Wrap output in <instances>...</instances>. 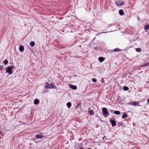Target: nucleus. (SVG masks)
<instances>
[{
  "label": "nucleus",
  "instance_id": "nucleus-1",
  "mask_svg": "<svg viewBox=\"0 0 149 149\" xmlns=\"http://www.w3.org/2000/svg\"><path fill=\"white\" fill-rule=\"evenodd\" d=\"M44 87L47 89H56V87L55 86L54 83H52L51 84L47 82H45L44 84Z\"/></svg>",
  "mask_w": 149,
  "mask_h": 149
},
{
  "label": "nucleus",
  "instance_id": "nucleus-2",
  "mask_svg": "<svg viewBox=\"0 0 149 149\" xmlns=\"http://www.w3.org/2000/svg\"><path fill=\"white\" fill-rule=\"evenodd\" d=\"M102 111L103 115L104 117L107 118L109 115V113L106 108H102Z\"/></svg>",
  "mask_w": 149,
  "mask_h": 149
},
{
  "label": "nucleus",
  "instance_id": "nucleus-3",
  "mask_svg": "<svg viewBox=\"0 0 149 149\" xmlns=\"http://www.w3.org/2000/svg\"><path fill=\"white\" fill-rule=\"evenodd\" d=\"M14 68L13 65H11L10 66H8L6 68V72L9 74H11L13 73L12 70Z\"/></svg>",
  "mask_w": 149,
  "mask_h": 149
},
{
  "label": "nucleus",
  "instance_id": "nucleus-4",
  "mask_svg": "<svg viewBox=\"0 0 149 149\" xmlns=\"http://www.w3.org/2000/svg\"><path fill=\"white\" fill-rule=\"evenodd\" d=\"M116 4L118 6H121L124 4V2L122 0H115Z\"/></svg>",
  "mask_w": 149,
  "mask_h": 149
},
{
  "label": "nucleus",
  "instance_id": "nucleus-5",
  "mask_svg": "<svg viewBox=\"0 0 149 149\" xmlns=\"http://www.w3.org/2000/svg\"><path fill=\"white\" fill-rule=\"evenodd\" d=\"M110 122L111 123L112 127L115 126L116 125V122L115 120L112 119L110 120Z\"/></svg>",
  "mask_w": 149,
  "mask_h": 149
},
{
  "label": "nucleus",
  "instance_id": "nucleus-6",
  "mask_svg": "<svg viewBox=\"0 0 149 149\" xmlns=\"http://www.w3.org/2000/svg\"><path fill=\"white\" fill-rule=\"evenodd\" d=\"M130 104L131 105L135 106H138L139 105V104L138 102H133L131 103L130 104Z\"/></svg>",
  "mask_w": 149,
  "mask_h": 149
},
{
  "label": "nucleus",
  "instance_id": "nucleus-7",
  "mask_svg": "<svg viewBox=\"0 0 149 149\" xmlns=\"http://www.w3.org/2000/svg\"><path fill=\"white\" fill-rule=\"evenodd\" d=\"M24 47L22 46H21L19 47V51L21 52H22L24 50Z\"/></svg>",
  "mask_w": 149,
  "mask_h": 149
},
{
  "label": "nucleus",
  "instance_id": "nucleus-8",
  "mask_svg": "<svg viewBox=\"0 0 149 149\" xmlns=\"http://www.w3.org/2000/svg\"><path fill=\"white\" fill-rule=\"evenodd\" d=\"M70 87L74 90H76L77 89V87L76 86H74L71 84L70 85Z\"/></svg>",
  "mask_w": 149,
  "mask_h": 149
},
{
  "label": "nucleus",
  "instance_id": "nucleus-9",
  "mask_svg": "<svg viewBox=\"0 0 149 149\" xmlns=\"http://www.w3.org/2000/svg\"><path fill=\"white\" fill-rule=\"evenodd\" d=\"M98 60H99V61L101 62H102V61H104V58L102 57H99L98 58Z\"/></svg>",
  "mask_w": 149,
  "mask_h": 149
},
{
  "label": "nucleus",
  "instance_id": "nucleus-10",
  "mask_svg": "<svg viewBox=\"0 0 149 149\" xmlns=\"http://www.w3.org/2000/svg\"><path fill=\"white\" fill-rule=\"evenodd\" d=\"M88 113L91 115H93L94 113V112L92 110H90L89 109L88 111Z\"/></svg>",
  "mask_w": 149,
  "mask_h": 149
},
{
  "label": "nucleus",
  "instance_id": "nucleus-11",
  "mask_svg": "<svg viewBox=\"0 0 149 149\" xmlns=\"http://www.w3.org/2000/svg\"><path fill=\"white\" fill-rule=\"evenodd\" d=\"M128 115L126 113H124L122 116V118L123 119L125 118L128 117Z\"/></svg>",
  "mask_w": 149,
  "mask_h": 149
},
{
  "label": "nucleus",
  "instance_id": "nucleus-12",
  "mask_svg": "<svg viewBox=\"0 0 149 149\" xmlns=\"http://www.w3.org/2000/svg\"><path fill=\"white\" fill-rule=\"evenodd\" d=\"M114 113L115 114L117 115H120V112L119 111H114Z\"/></svg>",
  "mask_w": 149,
  "mask_h": 149
},
{
  "label": "nucleus",
  "instance_id": "nucleus-13",
  "mask_svg": "<svg viewBox=\"0 0 149 149\" xmlns=\"http://www.w3.org/2000/svg\"><path fill=\"white\" fill-rule=\"evenodd\" d=\"M124 12H123V10L121 9L119 10V14L121 15H124Z\"/></svg>",
  "mask_w": 149,
  "mask_h": 149
},
{
  "label": "nucleus",
  "instance_id": "nucleus-14",
  "mask_svg": "<svg viewBox=\"0 0 149 149\" xmlns=\"http://www.w3.org/2000/svg\"><path fill=\"white\" fill-rule=\"evenodd\" d=\"M39 100L38 99H36L34 100V104H37L39 102Z\"/></svg>",
  "mask_w": 149,
  "mask_h": 149
},
{
  "label": "nucleus",
  "instance_id": "nucleus-15",
  "mask_svg": "<svg viewBox=\"0 0 149 149\" xmlns=\"http://www.w3.org/2000/svg\"><path fill=\"white\" fill-rule=\"evenodd\" d=\"M71 103L70 102H68L67 104V106L69 108L71 107Z\"/></svg>",
  "mask_w": 149,
  "mask_h": 149
},
{
  "label": "nucleus",
  "instance_id": "nucleus-16",
  "mask_svg": "<svg viewBox=\"0 0 149 149\" xmlns=\"http://www.w3.org/2000/svg\"><path fill=\"white\" fill-rule=\"evenodd\" d=\"M36 137L37 139H41L42 138V136L40 135H37L36 136Z\"/></svg>",
  "mask_w": 149,
  "mask_h": 149
},
{
  "label": "nucleus",
  "instance_id": "nucleus-17",
  "mask_svg": "<svg viewBox=\"0 0 149 149\" xmlns=\"http://www.w3.org/2000/svg\"><path fill=\"white\" fill-rule=\"evenodd\" d=\"M144 29L145 30L149 29V25L147 24L144 26Z\"/></svg>",
  "mask_w": 149,
  "mask_h": 149
},
{
  "label": "nucleus",
  "instance_id": "nucleus-18",
  "mask_svg": "<svg viewBox=\"0 0 149 149\" xmlns=\"http://www.w3.org/2000/svg\"><path fill=\"white\" fill-rule=\"evenodd\" d=\"M35 45V42L32 41L30 42V45L31 46L33 47Z\"/></svg>",
  "mask_w": 149,
  "mask_h": 149
},
{
  "label": "nucleus",
  "instance_id": "nucleus-19",
  "mask_svg": "<svg viewBox=\"0 0 149 149\" xmlns=\"http://www.w3.org/2000/svg\"><path fill=\"white\" fill-rule=\"evenodd\" d=\"M121 50L119 48H116L114 49L113 50V51H114V52H119V51H120Z\"/></svg>",
  "mask_w": 149,
  "mask_h": 149
},
{
  "label": "nucleus",
  "instance_id": "nucleus-20",
  "mask_svg": "<svg viewBox=\"0 0 149 149\" xmlns=\"http://www.w3.org/2000/svg\"><path fill=\"white\" fill-rule=\"evenodd\" d=\"M149 66V62L147 63L142 65L143 67Z\"/></svg>",
  "mask_w": 149,
  "mask_h": 149
},
{
  "label": "nucleus",
  "instance_id": "nucleus-21",
  "mask_svg": "<svg viewBox=\"0 0 149 149\" xmlns=\"http://www.w3.org/2000/svg\"><path fill=\"white\" fill-rule=\"evenodd\" d=\"M136 52H140L141 51V49L140 48H136Z\"/></svg>",
  "mask_w": 149,
  "mask_h": 149
},
{
  "label": "nucleus",
  "instance_id": "nucleus-22",
  "mask_svg": "<svg viewBox=\"0 0 149 149\" xmlns=\"http://www.w3.org/2000/svg\"><path fill=\"white\" fill-rule=\"evenodd\" d=\"M128 89H129L128 88L127 86H124L123 87V89L125 91H127L128 90Z\"/></svg>",
  "mask_w": 149,
  "mask_h": 149
},
{
  "label": "nucleus",
  "instance_id": "nucleus-23",
  "mask_svg": "<svg viewBox=\"0 0 149 149\" xmlns=\"http://www.w3.org/2000/svg\"><path fill=\"white\" fill-rule=\"evenodd\" d=\"M3 63V64L4 65H6L8 63V62L7 60H5L4 61Z\"/></svg>",
  "mask_w": 149,
  "mask_h": 149
},
{
  "label": "nucleus",
  "instance_id": "nucleus-24",
  "mask_svg": "<svg viewBox=\"0 0 149 149\" xmlns=\"http://www.w3.org/2000/svg\"><path fill=\"white\" fill-rule=\"evenodd\" d=\"M92 81L94 82H97V80L96 79L93 78L92 79Z\"/></svg>",
  "mask_w": 149,
  "mask_h": 149
},
{
  "label": "nucleus",
  "instance_id": "nucleus-25",
  "mask_svg": "<svg viewBox=\"0 0 149 149\" xmlns=\"http://www.w3.org/2000/svg\"><path fill=\"white\" fill-rule=\"evenodd\" d=\"M101 81L102 82L104 83V82H105L104 80V79L103 78H102V79L101 80Z\"/></svg>",
  "mask_w": 149,
  "mask_h": 149
},
{
  "label": "nucleus",
  "instance_id": "nucleus-26",
  "mask_svg": "<svg viewBox=\"0 0 149 149\" xmlns=\"http://www.w3.org/2000/svg\"><path fill=\"white\" fill-rule=\"evenodd\" d=\"M3 67V65H0V70H1L2 69Z\"/></svg>",
  "mask_w": 149,
  "mask_h": 149
},
{
  "label": "nucleus",
  "instance_id": "nucleus-27",
  "mask_svg": "<svg viewBox=\"0 0 149 149\" xmlns=\"http://www.w3.org/2000/svg\"><path fill=\"white\" fill-rule=\"evenodd\" d=\"M109 111L111 113H113V110H110Z\"/></svg>",
  "mask_w": 149,
  "mask_h": 149
},
{
  "label": "nucleus",
  "instance_id": "nucleus-28",
  "mask_svg": "<svg viewBox=\"0 0 149 149\" xmlns=\"http://www.w3.org/2000/svg\"><path fill=\"white\" fill-rule=\"evenodd\" d=\"M79 149H84V148H80Z\"/></svg>",
  "mask_w": 149,
  "mask_h": 149
},
{
  "label": "nucleus",
  "instance_id": "nucleus-29",
  "mask_svg": "<svg viewBox=\"0 0 149 149\" xmlns=\"http://www.w3.org/2000/svg\"><path fill=\"white\" fill-rule=\"evenodd\" d=\"M105 32H102V33H104Z\"/></svg>",
  "mask_w": 149,
  "mask_h": 149
},
{
  "label": "nucleus",
  "instance_id": "nucleus-30",
  "mask_svg": "<svg viewBox=\"0 0 149 149\" xmlns=\"http://www.w3.org/2000/svg\"><path fill=\"white\" fill-rule=\"evenodd\" d=\"M88 149H92V148H88Z\"/></svg>",
  "mask_w": 149,
  "mask_h": 149
}]
</instances>
